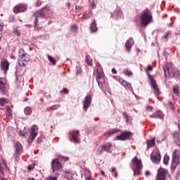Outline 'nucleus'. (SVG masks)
Listing matches in <instances>:
<instances>
[{
    "label": "nucleus",
    "instance_id": "obj_1",
    "mask_svg": "<svg viewBox=\"0 0 180 180\" xmlns=\"http://www.w3.org/2000/svg\"><path fill=\"white\" fill-rule=\"evenodd\" d=\"M18 64L20 67H26L27 63L30 61V55L25 51V49H20L18 50Z\"/></svg>",
    "mask_w": 180,
    "mask_h": 180
},
{
    "label": "nucleus",
    "instance_id": "obj_2",
    "mask_svg": "<svg viewBox=\"0 0 180 180\" xmlns=\"http://www.w3.org/2000/svg\"><path fill=\"white\" fill-rule=\"evenodd\" d=\"M141 23L143 26H147L153 20V15L148 9L143 10L140 16Z\"/></svg>",
    "mask_w": 180,
    "mask_h": 180
},
{
    "label": "nucleus",
    "instance_id": "obj_3",
    "mask_svg": "<svg viewBox=\"0 0 180 180\" xmlns=\"http://www.w3.org/2000/svg\"><path fill=\"white\" fill-rule=\"evenodd\" d=\"M131 164L135 168L134 169V175H141V169H143V163L141 160H139L137 156H135L131 160Z\"/></svg>",
    "mask_w": 180,
    "mask_h": 180
},
{
    "label": "nucleus",
    "instance_id": "obj_4",
    "mask_svg": "<svg viewBox=\"0 0 180 180\" xmlns=\"http://www.w3.org/2000/svg\"><path fill=\"white\" fill-rule=\"evenodd\" d=\"M69 134L70 141L74 143L75 144H79V143H81V141L79 140V131L72 130L71 131H70Z\"/></svg>",
    "mask_w": 180,
    "mask_h": 180
},
{
    "label": "nucleus",
    "instance_id": "obj_5",
    "mask_svg": "<svg viewBox=\"0 0 180 180\" xmlns=\"http://www.w3.org/2000/svg\"><path fill=\"white\" fill-rule=\"evenodd\" d=\"M96 81L101 89H103V84H105V76L103 75V70L102 69H97L96 70Z\"/></svg>",
    "mask_w": 180,
    "mask_h": 180
},
{
    "label": "nucleus",
    "instance_id": "obj_6",
    "mask_svg": "<svg viewBox=\"0 0 180 180\" xmlns=\"http://www.w3.org/2000/svg\"><path fill=\"white\" fill-rule=\"evenodd\" d=\"M169 174L167 169L164 168H160L158 170V173L155 177V180H165L167 179V176Z\"/></svg>",
    "mask_w": 180,
    "mask_h": 180
},
{
    "label": "nucleus",
    "instance_id": "obj_7",
    "mask_svg": "<svg viewBox=\"0 0 180 180\" xmlns=\"http://www.w3.org/2000/svg\"><path fill=\"white\" fill-rule=\"evenodd\" d=\"M180 163V152L179 150H175L172 155V168L175 169L176 165Z\"/></svg>",
    "mask_w": 180,
    "mask_h": 180
},
{
    "label": "nucleus",
    "instance_id": "obj_8",
    "mask_svg": "<svg viewBox=\"0 0 180 180\" xmlns=\"http://www.w3.org/2000/svg\"><path fill=\"white\" fill-rule=\"evenodd\" d=\"M148 77L150 81V84L151 85L152 89H153L154 91V94L156 95V96H158V95H160L161 92L158 89V86L157 85V82L155 81V79H154V78L153 77V76H151V75L148 74Z\"/></svg>",
    "mask_w": 180,
    "mask_h": 180
},
{
    "label": "nucleus",
    "instance_id": "obj_9",
    "mask_svg": "<svg viewBox=\"0 0 180 180\" xmlns=\"http://www.w3.org/2000/svg\"><path fill=\"white\" fill-rule=\"evenodd\" d=\"M113 146H112V143L108 142L103 145L101 147H99L97 150V154L98 155H101L103 151H106V153H112V148Z\"/></svg>",
    "mask_w": 180,
    "mask_h": 180
},
{
    "label": "nucleus",
    "instance_id": "obj_10",
    "mask_svg": "<svg viewBox=\"0 0 180 180\" xmlns=\"http://www.w3.org/2000/svg\"><path fill=\"white\" fill-rule=\"evenodd\" d=\"M37 130H39V127L37 125H33L30 130V136L28 137L29 144H32L34 141V139L37 137Z\"/></svg>",
    "mask_w": 180,
    "mask_h": 180
},
{
    "label": "nucleus",
    "instance_id": "obj_11",
    "mask_svg": "<svg viewBox=\"0 0 180 180\" xmlns=\"http://www.w3.org/2000/svg\"><path fill=\"white\" fill-rule=\"evenodd\" d=\"M63 164L58 160V159H53L51 161V169L53 172H56V171H60L62 169Z\"/></svg>",
    "mask_w": 180,
    "mask_h": 180
},
{
    "label": "nucleus",
    "instance_id": "obj_12",
    "mask_svg": "<svg viewBox=\"0 0 180 180\" xmlns=\"http://www.w3.org/2000/svg\"><path fill=\"white\" fill-rule=\"evenodd\" d=\"M91 103H92V96L87 95L83 101V109L85 112L88 110V108L91 106Z\"/></svg>",
    "mask_w": 180,
    "mask_h": 180
},
{
    "label": "nucleus",
    "instance_id": "obj_13",
    "mask_svg": "<svg viewBox=\"0 0 180 180\" xmlns=\"http://www.w3.org/2000/svg\"><path fill=\"white\" fill-rule=\"evenodd\" d=\"M34 17H35V20L34 22V27H37V23H39V18H42L44 19L46 18V14H44V12L41 11H37L34 15Z\"/></svg>",
    "mask_w": 180,
    "mask_h": 180
},
{
    "label": "nucleus",
    "instance_id": "obj_14",
    "mask_svg": "<svg viewBox=\"0 0 180 180\" xmlns=\"http://www.w3.org/2000/svg\"><path fill=\"white\" fill-rule=\"evenodd\" d=\"M131 137V132L125 131L123 132L121 135L117 136V140L120 141H124V140H127V139H130Z\"/></svg>",
    "mask_w": 180,
    "mask_h": 180
},
{
    "label": "nucleus",
    "instance_id": "obj_15",
    "mask_svg": "<svg viewBox=\"0 0 180 180\" xmlns=\"http://www.w3.org/2000/svg\"><path fill=\"white\" fill-rule=\"evenodd\" d=\"M165 76L166 78H171V74H172V69H171V65H166L163 68Z\"/></svg>",
    "mask_w": 180,
    "mask_h": 180
},
{
    "label": "nucleus",
    "instance_id": "obj_16",
    "mask_svg": "<svg viewBox=\"0 0 180 180\" xmlns=\"http://www.w3.org/2000/svg\"><path fill=\"white\" fill-rule=\"evenodd\" d=\"M150 160L155 164H158L161 161V154H160V152H156L155 154L151 155Z\"/></svg>",
    "mask_w": 180,
    "mask_h": 180
},
{
    "label": "nucleus",
    "instance_id": "obj_17",
    "mask_svg": "<svg viewBox=\"0 0 180 180\" xmlns=\"http://www.w3.org/2000/svg\"><path fill=\"white\" fill-rule=\"evenodd\" d=\"M26 9H27V6L25 4H18L14 8L13 11L15 13H20V12H25Z\"/></svg>",
    "mask_w": 180,
    "mask_h": 180
},
{
    "label": "nucleus",
    "instance_id": "obj_18",
    "mask_svg": "<svg viewBox=\"0 0 180 180\" xmlns=\"http://www.w3.org/2000/svg\"><path fill=\"white\" fill-rule=\"evenodd\" d=\"M134 45V40L133 39V38L130 37L126 42H125V48L127 51H128V53H130V50H131V48L133 47V46Z\"/></svg>",
    "mask_w": 180,
    "mask_h": 180
},
{
    "label": "nucleus",
    "instance_id": "obj_19",
    "mask_svg": "<svg viewBox=\"0 0 180 180\" xmlns=\"http://www.w3.org/2000/svg\"><path fill=\"white\" fill-rule=\"evenodd\" d=\"M149 117L152 119H164V114L162 112L158 110L153 115H150Z\"/></svg>",
    "mask_w": 180,
    "mask_h": 180
},
{
    "label": "nucleus",
    "instance_id": "obj_20",
    "mask_svg": "<svg viewBox=\"0 0 180 180\" xmlns=\"http://www.w3.org/2000/svg\"><path fill=\"white\" fill-rule=\"evenodd\" d=\"M120 82H121V84L124 86L125 89H127V91H130L131 92L133 91V87H131V84H130L129 82H128L124 79H122Z\"/></svg>",
    "mask_w": 180,
    "mask_h": 180
},
{
    "label": "nucleus",
    "instance_id": "obj_21",
    "mask_svg": "<svg viewBox=\"0 0 180 180\" xmlns=\"http://www.w3.org/2000/svg\"><path fill=\"white\" fill-rule=\"evenodd\" d=\"M6 87V80L4 78H0V92L5 94V89Z\"/></svg>",
    "mask_w": 180,
    "mask_h": 180
},
{
    "label": "nucleus",
    "instance_id": "obj_22",
    "mask_svg": "<svg viewBox=\"0 0 180 180\" xmlns=\"http://www.w3.org/2000/svg\"><path fill=\"white\" fill-rule=\"evenodd\" d=\"M15 148V154H22V151H23V148L22 147V144L19 142H16L14 145Z\"/></svg>",
    "mask_w": 180,
    "mask_h": 180
},
{
    "label": "nucleus",
    "instance_id": "obj_23",
    "mask_svg": "<svg viewBox=\"0 0 180 180\" xmlns=\"http://www.w3.org/2000/svg\"><path fill=\"white\" fill-rule=\"evenodd\" d=\"M90 32L91 33H96V32H98L96 21L95 20H93L92 22L90 24Z\"/></svg>",
    "mask_w": 180,
    "mask_h": 180
},
{
    "label": "nucleus",
    "instance_id": "obj_24",
    "mask_svg": "<svg viewBox=\"0 0 180 180\" xmlns=\"http://www.w3.org/2000/svg\"><path fill=\"white\" fill-rule=\"evenodd\" d=\"M1 67L3 71L6 72V71L9 70V62H8V60L1 61Z\"/></svg>",
    "mask_w": 180,
    "mask_h": 180
},
{
    "label": "nucleus",
    "instance_id": "obj_25",
    "mask_svg": "<svg viewBox=\"0 0 180 180\" xmlns=\"http://www.w3.org/2000/svg\"><path fill=\"white\" fill-rule=\"evenodd\" d=\"M119 131H120V130H119L117 129H112L108 130V131L105 132L104 134V136L109 137L110 136H112V134H115V133H119Z\"/></svg>",
    "mask_w": 180,
    "mask_h": 180
},
{
    "label": "nucleus",
    "instance_id": "obj_26",
    "mask_svg": "<svg viewBox=\"0 0 180 180\" xmlns=\"http://www.w3.org/2000/svg\"><path fill=\"white\" fill-rule=\"evenodd\" d=\"M172 136H173V139L174 140V143H176V144H179V141H180L179 132V131H174L173 133Z\"/></svg>",
    "mask_w": 180,
    "mask_h": 180
},
{
    "label": "nucleus",
    "instance_id": "obj_27",
    "mask_svg": "<svg viewBox=\"0 0 180 180\" xmlns=\"http://www.w3.org/2000/svg\"><path fill=\"white\" fill-rule=\"evenodd\" d=\"M61 105H58V104H56V105H53L51 107H48L46 108V110L48 112H51V110H57V109H58V108H60Z\"/></svg>",
    "mask_w": 180,
    "mask_h": 180
},
{
    "label": "nucleus",
    "instance_id": "obj_28",
    "mask_svg": "<svg viewBox=\"0 0 180 180\" xmlns=\"http://www.w3.org/2000/svg\"><path fill=\"white\" fill-rule=\"evenodd\" d=\"M146 143L148 147L149 148L154 147V146L155 145V139L153 138L150 140L147 141Z\"/></svg>",
    "mask_w": 180,
    "mask_h": 180
},
{
    "label": "nucleus",
    "instance_id": "obj_29",
    "mask_svg": "<svg viewBox=\"0 0 180 180\" xmlns=\"http://www.w3.org/2000/svg\"><path fill=\"white\" fill-rule=\"evenodd\" d=\"M32 108L30 107V106L26 107V108L24 109V113H25V115H26L27 116H30V115H32Z\"/></svg>",
    "mask_w": 180,
    "mask_h": 180
},
{
    "label": "nucleus",
    "instance_id": "obj_30",
    "mask_svg": "<svg viewBox=\"0 0 180 180\" xmlns=\"http://www.w3.org/2000/svg\"><path fill=\"white\" fill-rule=\"evenodd\" d=\"M7 111L6 112V115L7 117H12V110L9 106H6Z\"/></svg>",
    "mask_w": 180,
    "mask_h": 180
},
{
    "label": "nucleus",
    "instance_id": "obj_31",
    "mask_svg": "<svg viewBox=\"0 0 180 180\" xmlns=\"http://www.w3.org/2000/svg\"><path fill=\"white\" fill-rule=\"evenodd\" d=\"M86 62L88 65H92V59L91 58V56L89 55L86 56Z\"/></svg>",
    "mask_w": 180,
    "mask_h": 180
},
{
    "label": "nucleus",
    "instance_id": "obj_32",
    "mask_svg": "<svg viewBox=\"0 0 180 180\" xmlns=\"http://www.w3.org/2000/svg\"><path fill=\"white\" fill-rule=\"evenodd\" d=\"M47 57H48L49 61H50V63H51L53 65H56V64H57V62L55 60L54 58H53V57H51V56L48 55Z\"/></svg>",
    "mask_w": 180,
    "mask_h": 180
},
{
    "label": "nucleus",
    "instance_id": "obj_33",
    "mask_svg": "<svg viewBox=\"0 0 180 180\" xmlns=\"http://www.w3.org/2000/svg\"><path fill=\"white\" fill-rule=\"evenodd\" d=\"M168 162H169V156H168V155H165L164 157L163 164H165V165H168Z\"/></svg>",
    "mask_w": 180,
    "mask_h": 180
},
{
    "label": "nucleus",
    "instance_id": "obj_34",
    "mask_svg": "<svg viewBox=\"0 0 180 180\" xmlns=\"http://www.w3.org/2000/svg\"><path fill=\"white\" fill-rule=\"evenodd\" d=\"M124 75H127V77H133V72L128 69L124 71Z\"/></svg>",
    "mask_w": 180,
    "mask_h": 180
},
{
    "label": "nucleus",
    "instance_id": "obj_35",
    "mask_svg": "<svg viewBox=\"0 0 180 180\" xmlns=\"http://www.w3.org/2000/svg\"><path fill=\"white\" fill-rule=\"evenodd\" d=\"M173 77H180V70H174L172 72Z\"/></svg>",
    "mask_w": 180,
    "mask_h": 180
},
{
    "label": "nucleus",
    "instance_id": "obj_36",
    "mask_svg": "<svg viewBox=\"0 0 180 180\" xmlns=\"http://www.w3.org/2000/svg\"><path fill=\"white\" fill-rule=\"evenodd\" d=\"M8 103V101L5 98H0L1 106H5Z\"/></svg>",
    "mask_w": 180,
    "mask_h": 180
},
{
    "label": "nucleus",
    "instance_id": "obj_37",
    "mask_svg": "<svg viewBox=\"0 0 180 180\" xmlns=\"http://www.w3.org/2000/svg\"><path fill=\"white\" fill-rule=\"evenodd\" d=\"M46 180H58V177L57 176H48L46 178Z\"/></svg>",
    "mask_w": 180,
    "mask_h": 180
},
{
    "label": "nucleus",
    "instance_id": "obj_38",
    "mask_svg": "<svg viewBox=\"0 0 180 180\" xmlns=\"http://www.w3.org/2000/svg\"><path fill=\"white\" fill-rule=\"evenodd\" d=\"M91 13H85L83 15V19H89V18H91Z\"/></svg>",
    "mask_w": 180,
    "mask_h": 180
},
{
    "label": "nucleus",
    "instance_id": "obj_39",
    "mask_svg": "<svg viewBox=\"0 0 180 180\" xmlns=\"http://www.w3.org/2000/svg\"><path fill=\"white\" fill-rule=\"evenodd\" d=\"M169 34H171V31H169L167 32H165L163 34V39H166L167 40H168V36H169Z\"/></svg>",
    "mask_w": 180,
    "mask_h": 180
},
{
    "label": "nucleus",
    "instance_id": "obj_40",
    "mask_svg": "<svg viewBox=\"0 0 180 180\" xmlns=\"http://www.w3.org/2000/svg\"><path fill=\"white\" fill-rule=\"evenodd\" d=\"M14 131H13L12 129V128L8 129V133L9 136H15V132Z\"/></svg>",
    "mask_w": 180,
    "mask_h": 180
},
{
    "label": "nucleus",
    "instance_id": "obj_41",
    "mask_svg": "<svg viewBox=\"0 0 180 180\" xmlns=\"http://www.w3.org/2000/svg\"><path fill=\"white\" fill-rule=\"evenodd\" d=\"M20 155V154H15L14 155V159L15 162H19V156Z\"/></svg>",
    "mask_w": 180,
    "mask_h": 180
},
{
    "label": "nucleus",
    "instance_id": "obj_42",
    "mask_svg": "<svg viewBox=\"0 0 180 180\" xmlns=\"http://www.w3.org/2000/svg\"><path fill=\"white\" fill-rule=\"evenodd\" d=\"M122 115L126 120V122H129V116L127 115V113L126 112H124Z\"/></svg>",
    "mask_w": 180,
    "mask_h": 180
},
{
    "label": "nucleus",
    "instance_id": "obj_43",
    "mask_svg": "<svg viewBox=\"0 0 180 180\" xmlns=\"http://www.w3.org/2000/svg\"><path fill=\"white\" fill-rule=\"evenodd\" d=\"M70 29H71V30H72V32H77V26L76 25H71V27H70Z\"/></svg>",
    "mask_w": 180,
    "mask_h": 180
},
{
    "label": "nucleus",
    "instance_id": "obj_44",
    "mask_svg": "<svg viewBox=\"0 0 180 180\" xmlns=\"http://www.w3.org/2000/svg\"><path fill=\"white\" fill-rule=\"evenodd\" d=\"M85 179L86 180H95V179H94L93 177L91 176V175H86L85 176Z\"/></svg>",
    "mask_w": 180,
    "mask_h": 180
},
{
    "label": "nucleus",
    "instance_id": "obj_45",
    "mask_svg": "<svg viewBox=\"0 0 180 180\" xmlns=\"http://www.w3.org/2000/svg\"><path fill=\"white\" fill-rule=\"evenodd\" d=\"M173 91H174V94H175V95H178V94H179V90H178V88H176V87H174Z\"/></svg>",
    "mask_w": 180,
    "mask_h": 180
},
{
    "label": "nucleus",
    "instance_id": "obj_46",
    "mask_svg": "<svg viewBox=\"0 0 180 180\" xmlns=\"http://www.w3.org/2000/svg\"><path fill=\"white\" fill-rule=\"evenodd\" d=\"M68 89L64 88L63 90L60 91V94H68Z\"/></svg>",
    "mask_w": 180,
    "mask_h": 180
},
{
    "label": "nucleus",
    "instance_id": "obj_47",
    "mask_svg": "<svg viewBox=\"0 0 180 180\" xmlns=\"http://www.w3.org/2000/svg\"><path fill=\"white\" fill-rule=\"evenodd\" d=\"M123 15V12L122 11H119L117 12V18H120Z\"/></svg>",
    "mask_w": 180,
    "mask_h": 180
},
{
    "label": "nucleus",
    "instance_id": "obj_48",
    "mask_svg": "<svg viewBox=\"0 0 180 180\" xmlns=\"http://www.w3.org/2000/svg\"><path fill=\"white\" fill-rule=\"evenodd\" d=\"M4 175V168H2V165L0 164V176Z\"/></svg>",
    "mask_w": 180,
    "mask_h": 180
},
{
    "label": "nucleus",
    "instance_id": "obj_49",
    "mask_svg": "<svg viewBox=\"0 0 180 180\" xmlns=\"http://www.w3.org/2000/svg\"><path fill=\"white\" fill-rule=\"evenodd\" d=\"M148 71H153V66L148 65L147 69H146V72H148Z\"/></svg>",
    "mask_w": 180,
    "mask_h": 180
},
{
    "label": "nucleus",
    "instance_id": "obj_50",
    "mask_svg": "<svg viewBox=\"0 0 180 180\" xmlns=\"http://www.w3.org/2000/svg\"><path fill=\"white\" fill-rule=\"evenodd\" d=\"M42 139H43L42 136L39 137V138L37 139V142L38 143H42V141H43Z\"/></svg>",
    "mask_w": 180,
    "mask_h": 180
},
{
    "label": "nucleus",
    "instance_id": "obj_51",
    "mask_svg": "<svg viewBox=\"0 0 180 180\" xmlns=\"http://www.w3.org/2000/svg\"><path fill=\"white\" fill-rule=\"evenodd\" d=\"M91 8H92V9H95V8H96V4H95V1H92L91 4Z\"/></svg>",
    "mask_w": 180,
    "mask_h": 180
},
{
    "label": "nucleus",
    "instance_id": "obj_52",
    "mask_svg": "<svg viewBox=\"0 0 180 180\" xmlns=\"http://www.w3.org/2000/svg\"><path fill=\"white\" fill-rule=\"evenodd\" d=\"M20 135H21L22 137H25V136H26V131H20Z\"/></svg>",
    "mask_w": 180,
    "mask_h": 180
},
{
    "label": "nucleus",
    "instance_id": "obj_53",
    "mask_svg": "<svg viewBox=\"0 0 180 180\" xmlns=\"http://www.w3.org/2000/svg\"><path fill=\"white\" fill-rule=\"evenodd\" d=\"M65 177L68 178V179H71V178H72V174L69 173L68 175L65 174Z\"/></svg>",
    "mask_w": 180,
    "mask_h": 180
},
{
    "label": "nucleus",
    "instance_id": "obj_54",
    "mask_svg": "<svg viewBox=\"0 0 180 180\" xmlns=\"http://www.w3.org/2000/svg\"><path fill=\"white\" fill-rule=\"evenodd\" d=\"M27 169H29V171H32V170L34 169V166L29 165L27 167Z\"/></svg>",
    "mask_w": 180,
    "mask_h": 180
},
{
    "label": "nucleus",
    "instance_id": "obj_55",
    "mask_svg": "<svg viewBox=\"0 0 180 180\" xmlns=\"http://www.w3.org/2000/svg\"><path fill=\"white\" fill-rule=\"evenodd\" d=\"M42 2L40 0H38L36 3V6H40L41 5Z\"/></svg>",
    "mask_w": 180,
    "mask_h": 180
},
{
    "label": "nucleus",
    "instance_id": "obj_56",
    "mask_svg": "<svg viewBox=\"0 0 180 180\" xmlns=\"http://www.w3.org/2000/svg\"><path fill=\"white\" fill-rule=\"evenodd\" d=\"M14 33H15V34H16V36H20V32L18 30H15L14 31Z\"/></svg>",
    "mask_w": 180,
    "mask_h": 180
},
{
    "label": "nucleus",
    "instance_id": "obj_57",
    "mask_svg": "<svg viewBox=\"0 0 180 180\" xmlns=\"http://www.w3.org/2000/svg\"><path fill=\"white\" fill-rule=\"evenodd\" d=\"M146 109H147L148 110H150V112H152V111H153V106H151V105H148V106L146 107Z\"/></svg>",
    "mask_w": 180,
    "mask_h": 180
},
{
    "label": "nucleus",
    "instance_id": "obj_58",
    "mask_svg": "<svg viewBox=\"0 0 180 180\" xmlns=\"http://www.w3.org/2000/svg\"><path fill=\"white\" fill-rule=\"evenodd\" d=\"M3 164L5 165L6 168H8V164L6 163V161L5 160H3Z\"/></svg>",
    "mask_w": 180,
    "mask_h": 180
},
{
    "label": "nucleus",
    "instance_id": "obj_59",
    "mask_svg": "<svg viewBox=\"0 0 180 180\" xmlns=\"http://www.w3.org/2000/svg\"><path fill=\"white\" fill-rule=\"evenodd\" d=\"M111 71L112 74H117V71H116V69L115 68H112Z\"/></svg>",
    "mask_w": 180,
    "mask_h": 180
},
{
    "label": "nucleus",
    "instance_id": "obj_60",
    "mask_svg": "<svg viewBox=\"0 0 180 180\" xmlns=\"http://www.w3.org/2000/svg\"><path fill=\"white\" fill-rule=\"evenodd\" d=\"M81 72H82V71L81 70V68H78L77 70V74H81Z\"/></svg>",
    "mask_w": 180,
    "mask_h": 180
},
{
    "label": "nucleus",
    "instance_id": "obj_61",
    "mask_svg": "<svg viewBox=\"0 0 180 180\" xmlns=\"http://www.w3.org/2000/svg\"><path fill=\"white\" fill-rule=\"evenodd\" d=\"M2 30H4V25L0 22V32H2Z\"/></svg>",
    "mask_w": 180,
    "mask_h": 180
},
{
    "label": "nucleus",
    "instance_id": "obj_62",
    "mask_svg": "<svg viewBox=\"0 0 180 180\" xmlns=\"http://www.w3.org/2000/svg\"><path fill=\"white\" fill-rule=\"evenodd\" d=\"M145 175H146V176H148V175H150V172L146 171V172H145Z\"/></svg>",
    "mask_w": 180,
    "mask_h": 180
},
{
    "label": "nucleus",
    "instance_id": "obj_63",
    "mask_svg": "<svg viewBox=\"0 0 180 180\" xmlns=\"http://www.w3.org/2000/svg\"><path fill=\"white\" fill-rule=\"evenodd\" d=\"M115 171H116V168H115V167H112V168L110 169V172H115Z\"/></svg>",
    "mask_w": 180,
    "mask_h": 180
},
{
    "label": "nucleus",
    "instance_id": "obj_64",
    "mask_svg": "<svg viewBox=\"0 0 180 180\" xmlns=\"http://www.w3.org/2000/svg\"><path fill=\"white\" fill-rule=\"evenodd\" d=\"M27 179V180H35L34 178H33V177H28Z\"/></svg>",
    "mask_w": 180,
    "mask_h": 180
}]
</instances>
